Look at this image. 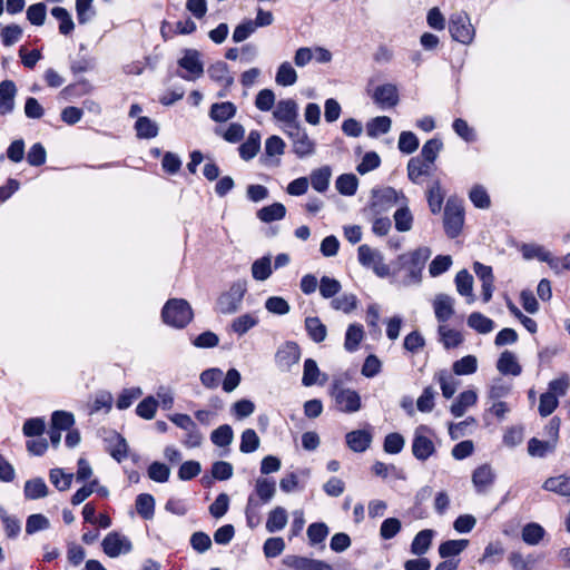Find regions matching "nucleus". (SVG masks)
I'll return each mask as SVG.
<instances>
[{
	"mask_svg": "<svg viewBox=\"0 0 570 570\" xmlns=\"http://www.w3.org/2000/svg\"><path fill=\"white\" fill-rule=\"evenodd\" d=\"M283 564L294 570H334L333 567L317 559L288 554L283 558Z\"/></svg>",
	"mask_w": 570,
	"mask_h": 570,
	"instance_id": "14",
	"label": "nucleus"
},
{
	"mask_svg": "<svg viewBox=\"0 0 570 570\" xmlns=\"http://www.w3.org/2000/svg\"><path fill=\"white\" fill-rule=\"evenodd\" d=\"M23 492L27 499L37 500L48 494V487L41 478H36L26 482Z\"/></svg>",
	"mask_w": 570,
	"mask_h": 570,
	"instance_id": "45",
	"label": "nucleus"
},
{
	"mask_svg": "<svg viewBox=\"0 0 570 570\" xmlns=\"http://www.w3.org/2000/svg\"><path fill=\"white\" fill-rule=\"evenodd\" d=\"M454 282L458 293L466 298V303H474L473 276L466 269H462L456 274Z\"/></svg>",
	"mask_w": 570,
	"mask_h": 570,
	"instance_id": "25",
	"label": "nucleus"
},
{
	"mask_svg": "<svg viewBox=\"0 0 570 570\" xmlns=\"http://www.w3.org/2000/svg\"><path fill=\"white\" fill-rule=\"evenodd\" d=\"M136 509L138 514L144 519H151L155 510V500L153 495L147 493L139 494L136 499Z\"/></svg>",
	"mask_w": 570,
	"mask_h": 570,
	"instance_id": "58",
	"label": "nucleus"
},
{
	"mask_svg": "<svg viewBox=\"0 0 570 570\" xmlns=\"http://www.w3.org/2000/svg\"><path fill=\"white\" fill-rule=\"evenodd\" d=\"M435 532L431 529L420 531L411 543V552L415 556H423L431 547Z\"/></svg>",
	"mask_w": 570,
	"mask_h": 570,
	"instance_id": "32",
	"label": "nucleus"
},
{
	"mask_svg": "<svg viewBox=\"0 0 570 570\" xmlns=\"http://www.w3.org/2000/svg\"><path fill=\"white\" fill-rule=\"evenodd\" d=\"M556 449L557 445L553 444V441L532 438L528 442V453L533 458H544L548 454L553 453Z\"/></svg>",
	"mask_w": 570,
	"mask_h": 570,
	"instance_id": "33",
	"label": "nucleus"
},
{
	"mask_svg": "<svg viewBox=\"0 0 570 570\" xmlns=\"http://www.w3.org/2000/svg\"><path fill=\"white\" fill-rule=\"evenodd\" d=\"M442 146L443 145H442L441 140H439L436 138L429 139L423 145L419 157H421L422 160L433 164L435 161V159L438 158V155H439L440 150L442 149Z\"/></svg>",
	"mask_w": 570,
	"mask_h": 570,
	"instance_id": "62",
	"label": "nucleus"
},
{
	"mask_svg": "<svg viewBox=\"0 0 570 570\" xmlns=\"http://www.w3.org/2000/svg\"><path fill=\"white\" fill-rule=\"evenodd\" d=\"M430 163L422 160L421 157H413L407 163V177L414 183L419 184L422 176L430 175L431 171Z\"/></svg>",
	"mask_w": 570,
	"mask_h": 570,
	"instance_id": "29",
	"label": "nucleus"
},
{
	"mask_svg": "<svg viewBox=\"0 0 570 570\" xmlns=\"http://www.w3.org/2000/svg\"><path fill=\"white\" fill-rule=\"evenodd\" d=\"M138 138L150 139L158 135V125L148 117H138L135 124Z\"/></svg>",
	"mask_w": 570,
	"mask_h": 570,
	"instance_id": "42",
	"label": "nucleus"
},
{
	"mask_svg": "<svg viewBox=\"0 0 570 570\" xmlns=\"http://www.w3.org/2000/svg\"><path fill=\"white\" fill-rule=\"evenodd\" d=\"M464 224V208L455 199H449L444 208V229L450 238L460 235Z\"/></svg>",
	"mask_w": 570,
	"mask_h": 570,
	"instance_id": "7",
	"label": "nucleus"
},
{
	"mask_svg": "<svg viewBox=\"0 0 570 570\" xmlns=\"http://www.w3.org/2000/svg\"><path fill=\"white\" fill-rule=\"evenodd\" d=\"M331 395L338 410L344 413H355L362 406L360 394L352 389L342 387L338 383L333 384Z\"/></svg>",
	"mask_w": 570,
	"mask_h": 570,
	"instance_id": "10",
	"label": "nucleus"
},
{
	"mask_svg": "<svg viewBox=\"0 0 570 570\" xmlns=\"http://www.w3.org/2000/svg\"><path fill=\"white\" fill-rule=\"evenodd\" d=\"M246 291V282L237 281L233 283L228 291L218 297L216 303L217 311L225 315L236 313L242 306Z\"/></svg>",
	"mask_w": 570,
	"mask_h": 570,
	"instance_id": "3",
	"label": "nucleus"
},
{
	"mask_svg": "<svg viewBox=\"0 0 570 570\" xmlns=\"http://www.w3.org/2000/svg\"><path fill=\"white\" fill-rule=\"evenodd\" d=\"M404 202H407V197L402 191L393 187H383L373 190L370 208L374 214H381Z\"/></svg>",
	"mask_w": 570,
	"mask_h": 570,
	"instance_id": "2",
	"label": "nucleus"
},
{
	"mask_svg": "<svg viewBox=\"0 0 570 570\" xmlns=\"http://www.w3.org/2000/svg\"><path fill=\"white\" fill-rule=\"evenodd\" d=\"M92 2L94 0H76L77 19L80 24H86L95 18Z\"/></svg>",
	"mask_w": 570,
	"mask_h": 570,
	"instance_id": "59",
	"label": "nucleus"
},
{
	"mask_svg": "<svg viewBox=\"0 0 570 570\" xmlns=\"http://www.w3.org/2000/svg\"><path fill=\"white\" fill-rule=\"evenodd\" d=\"M276 483L273 479L258 478L255 481V499L262 504H266L275 497Z\"/></svg>",
	"mask_w": 570,
	"mask_h": 570,
	"instance_id": "19",
	"label": "nucleus"
},
{
	"mask_svg": "<svg viewBox=\"0 0 570 570\" xmlns=\"http://www.w3.org/2000/svg\"><path fill=\"white\" fill-rule=\"evenodd\" d=\"M284 134L292 142L293 153L301 159L309 157L315 154L316 144L309 138L305 128L301 124L289 127Z\"/></svg>",
	"mask_w": 570,
	"mask_h": 570,
	"instance_id": "4",
	"label": "nucleus"
},
{
	"mask_svg": "<svg viewBox=\"0 0 570 570\" xmlns=\"http://www.w3.org/2000/svg\"><path fill=\"white\" fill-rule=\"evenodd\" d=\"M346 444L354 452L366 451L372 442V434L365 430H355L346 434Z\"/></svg>",
	"mask_w": 570,
	"mask_h": 570,
	"instance_id": "23",
	"label": "nucleus"
},
{
	"mask_svg": "<svg viewBox=\"0 0 570 570\" xmlns=\"http://www.w3.org/2000/svg\"><path fill=\"white\" fill-rule=\"evenodd\" d=\"M75 424L72 413L66 411H55L51 416V428L68 431Z\"/></svg>",
	"mask_w": 570,
	"mask_h": 570,
	"instance_id": "63",
	"label": "nucleus"
},
{
	"mask_svg": "<svg viewBox=\"0 0 570 570\" xmlns=\"http://www.w3.org/2000/svg\"><path fill=\"white\" fill-rule=\"evenodd\" d=\"M286 215V207L282 203H274L257 210L256 216L263 223L281 220Z\"/></svg>",
	"mask_w": 570,
	"mask_h": 570,
	"instance_id": "30",
	"label": "nucleus"
},
{
	"mask_svg": "<svg viewBox=\"0 0 570 570\" xmlns=\"http://www.w3.org/2000/svg\"><path fill=\"white\" fill-rule=\"evenodd\" d=\"M372 97L375 104L383 109L395 107L399 102L397 88L392 83L377 86Z\"/></svg>",
	"mask_w": 570,
	"mask_h": 570,
	"instance_id": "16",
	"label": "nucleus"
},
{
	"mask_svg": "<svg viewBox=\"0 0 570 570\" xmlns=\"http://www.w3.org/2000/svg\"><path fill=\"white\" fill-rule=\"evenodd\" d=\"M523 256L528 259L537 257L542 262L549 263L552 268H559V259L553 258L551 254L541 246L524 245L522 247Z\"/></svg>",
	"mask_w": 570,
	"mask_h": 570,
	"instance_id": "36",
	"label": "nucleus"
},
{
	"mask_svg": "<svg viewBox=\"0 0 570 570\" xmlns=\"http://www.w3.org/2000/svg\"><path fill=\"white\" fill-rule=\"evenodd\" d=\"M321 371L316 364V362L312 358H307L304 362L303 377L302 383L304 386H312L318 383V377L321 376Z\"/></svg>",
	"mask_w": 570,
	"mask_h": 570,
	"instance_id": "60",
	"label": "nucleus"
},
{
	"mask_svg": "<svg viewBox=\"0 0 570 570\" xmlns=\"http://www.w3.org/2000/svg\"><path fill=\"white\" fill-rule=\"evenodd\" d=\"M540 557L528 554L523 557L520 552H511L509 562L514 570H532Z\"/></svg>",
	"mask_w": 570,
	"mask_h": 570,
	"instance_id": "51",
	"label": "nucleus"
},
{
	"mask_svg": "<svg viewBox=\"0 0 570 570\" xmlns=\"http://www.w3.org/2000/svg\"><path fill=\"white\" fill-rule=\"evenodd\" d=\"M157 406L158 401L154 396H147L137 405L136 413L141 419L151 420L156 414Z\"/></svg>",
	"mask_w": 570,
	"mask_h": 570,
	"instance_id": "64",
	"label": "nucleus"
},
{
	"mask_svg": "<svg viewBox=\"0 0 570 570\" xmlns=\"http://www.w3.org/2000/svg\"><path fill=\"white\" fill-rule=\"evenodd\" d=\"M106 442L108 452L116 461L121 462L127 458L128 443L119 433L111 432L106 438Z\"/></svg>",
	"mask_w": 570,
	"mask_h": 570,
	"instance_id": "21",
	"label": "nucleus"
},
{
	"mask_svg": "<svg viewBox=\"0 0 570 570\" xmlns=\"http://www.w3.org/2000/svg\"><path fill=\"white\" fill-rule=\"evenodd\" d=\"M236 106L230 101L216 102L210 106L209 117L216 122H225L235 117Z\"/></svg>",
	"mask_w": 570,
	"mask_h": 570,
	"instance_id": "27",
	"label": "nucleus"
},
{
	"mask_svg": "<svg viewBox=\"0 0 570 570\" xmlns=\"http://www.w3.org/2000/svg\"><path fill=\"white\" fill-rule=\"evenodd\" d=\"M542 488L561 497H570V474L550 476L543 482Z\"/></svg>",
	"mask_w": 570,
	"mask_h": 570,
	"instance_id": "26",
	"label": "nucleus"
},
{
	"mask_svg": "<svg viewBox=\"0 0 570 570\" xmlns=\"http://www.w3.org/2000/svg\"><path fill=\"white\" fill-rule=\"evenodd\" d=\"M546 534L544 529L539 523H528L522 529V540L529 546H537Z\"/></svg>",
	"mask_w": 570,
	"mask_h": 570,
	"instance_id": "53",
	"label": "nucleus"
},
{
	"mask_svg": "<svg viewBox=\"0 0 570 570\" xmlns=\"http://www.w3.org/2000/svg\"><path fill=\"white\" fill-rule=\"evenodd\" d=\"M161 317L168 326L184 328L193 320V309L186 299L171 298L164 305Z\"/></svg>",
	"mask_w": 570,
	"mask_h": 570,
	"instance_id": "1",
	"label": "nucleus"
},
{
	"mask_svg": "<svg viewBox=\"0 0 570 570\" xmlns=\"http://www.w3.org/2000/svg\"><path fill=\"white\" fill-rule=\"evenodd\" d=\"M438 333L440 342L445 348H454L463 342L462 334L456 330L450 328L446 324H440Z\"/></svg>",
	"mask_w": 570,
	"mask_h": 570,
	"instance_id": "39",
	"label": "nucleus"
},
{
	"mask_svg": "<svg viewBox=\"0 0 570 570\" xmlns=\"http://www.w3.org/2000/svg\"><path fill=\"white\" fill-rule=\"evenodd\" d=\"M17 87L12 80L0 82V115L11 114L14 109Z\"/></svg>",
	"mask_w": 570,
	"mask_h": 570,
	"instance_id": "18",
	"label": "nucleus"
},
{
	"mask_svg": "<svg viewBox=\"0 0 570 570\" xmlns=\"http://www.w3.org/2000/svg\"><path fill=\"white\" fill-rule=\"evenodd\" d=\"M511 392V384L501 377L494 379L488 389V399L490 401H502Z\"/></svg>",
	"mask_w": 570,
	"mask_h": 570,
	"instance_id": "48",
	"label": "nucleus"
},
{
	"mask_svg": "<svg viewBox=\"0 0 570 570\" xmlns=\"http://www.w3.org/2000/svg\"><path fill=\"white\" fill-rule=\"evenodd\" d=\"M432 305L440 324H445L454 315V298L448 294H436Z\"/></svg>",
	"mask_w": 570,
	"mask_h": 570,
	"instance_id": "15",
	"label": "nucleus"
},
{
	"mask_svg": "<svg viewBox=\"0 0 570 570\" xmlns=\"http://www.w3.org/2000/svg\"><path fill=\"white\" fill-rule=\"evenodd\" d=\"M469 544L465 539L448 540L440 544L439 554L441 558H450L460 554Z\"/></svg>",
	"mask_w": 570,
	"mask_h": 570,
	"instance_id": "52",
	"label": "nucleus"
},
{
	"mask_svg": "<svg viewBox=\"0 0 570 570\" xmlns=\"http://www.w3.org/2000/svg\"><path fill=\"white\" fill-rule=\"evenodd\" d=\"M261 444V440L253 429H246L243 431L240 436L239 451L242 453H253L255 452Z\"/></svg>",
	"mask_w": 570,
	"mask_h": 570,
	"instance_id": "56",
	"label": "nucleus"
},
{
	"mask_svg": "<svg viewBox=\"0 0 570 570\" xmlns=\"http://www.w3.org/2000/svg\"><path fill=\"white\" fill-rule=\"evenodd\" d=\"M444 191L439 180L434 181L428 190V203L433 214H439L442 209Z\"/></svg>",
	"mask_w": 570,
	"mask_h": 570,
	"instance_id": "50",
	"label": "nucleus"
},
{
	"mask_svg": "<svg viewBox=\"0 0 570 570\" xmlns=\"http://www.w3.org/2000/svg\"><path fill=\"white\" fill-rule=\"evenodd\" d=\"M364 337V330L361 324H351L345 334L344 347L347 352H355Z\"/></svg>",
	"mask_w": 570,
	"mask_h": 570,
	"instance_id": "46",
	"label": "nucleus"
},
{
	"mask_svg": "<svg viewBox=\"0 0 570 570\" xmlns=\"http://www.w3.org/2000/svg\"><path fill=\"white\" fill-rule=\"evenodd\" d=\"M261 134L257 130H252L247 139L239 146V156L243 160L253 159L261 149Z\"/></svg>",
	"mask_w": 570,
	"mask_h": 570,
	"instance_id": "28",
	"label": "nucleus"
},
{
	"mask_svg": "<svg viewBox=\"0 0 570 570\" xmlns=\"http://www.w3.org/2000/svg\"><path fill=\"white\" fill-rule=\"evenodd\" d=\"M273 117L278 122H282V130L285 131L289 127L299 124L298 121V105L294 99H282L275 105Z\"/></svg>",
	"mask_w": 570,
	"mask_h": 570,
	"instance_id": "11",
	"label": "nucleus"
},
{
	"mask_svg": "<svg viewBox=\"0 0 570 570\" xmlns=\"http://www.w3.org/2000/svg\"><path fill=\"white\" fill-rule=\"evenodd\" d=\"M177 63L184 70V72H178V76L184 80L195 81L204 73L202 55L196 49H185Z\"/></svg>",
	"mask_w": 570,
	"mask_h": 570,
	"instance_id": "6",
	"label": "nucleus"
},
{
	"mask_svg": "<svg viewBox=\"0 0 570 570\" xmlns=\"http://www.w3.org/2000/svg\"><path fill=\"white\" fill-rule=\"evenodd\" d=\"M468 326L480 334H488L493 331L494 322L480 312H473L468 317Z\"/></svg>",
	"mask_w": 570,
	"mask_h": 570,
	"instance_id": "41",
	"label": "nucleus"
},
{
	"mask_svg": "<svg viewBox=\"0 0 570 570\" xmlns=\"http://www.w3.org/2000/svg\"><path fill=\"white\" fill-rule=\"evenodd\" d=\"M497 370L502 375H512V376H518L522 372V367L518 363L515 355L508 350L502 352L500 357L498 358Z\"/></svg>",
	"mask_w": 570,
	"mask_h": 570,
	"instance_id": "22",
	"label": "nucleus"
},
{
	"mask_svg": "<svg viewBox=\"0 0 570 570\" xmlns=\"http://www.w3.org/2000/svg\"><path fill=\"white\" fill-rule=\"evenodd\" d=\"M433 432L428 425H419L413 433L412 454L419 461H426L435 453Z\"/></svg>",
	"mask_w": 570,
	"mask_h": 570,
	"instance_id": "5",
	"label": "nucleus"
},
{
	"mask_svg": "<svg viewBox=\"0 0 570 570\" xmlns=\"http://www.w3.org/2000/svg\"><path fill=\"white\" fill-rule=\"evenodd\" d=\"M207 72L212 80L224 88H229L234 83V76L230 73L227 63L224 61L213 63L208 67Z\"/></svg>",
	"mask_w": 570,
	"mask_h": 570,
	"instance_id": "20",
	"label": "nucleus"
},
{
	"mask_svg": "<svg viewBox=\"0 0 570 570\" xmlns=\"http://www.w3.org/2000/svg\"><path fill=\"white\" fill-rule=\"evenodd\" d=\"M258 324V317L254 313L243 314L235 320H233L230 324V328L238 336L245 335L249 330L255 327Z\"/></svg>",
	"mask_w": 570,
	"mask_h": 570,
	"instance_id": "37",
	"label": "nucleus"
},
{
	"mask_svg": "<svg viewBox=\"0 0 570 570\" xmlns=\"http://www.w3.org/2000/svg\"><path fill=\"white\" fill-rule=\"evenodd\" d=\"M452 370L456 375H470L478 370V360L474 355H466L453 363Z\"/></svg>",
	"mask_w": 570,
	"mask_h": 570,
	"instance_id": "54",
	"label": "nucleus"
},
{
	"mask_svg": "<svg viewBox=\"0 0 570 570\" xmlns=\"http://www.w3.org/2000/svg\"><path fill=\"white\" fill-rule=\"evenodd\" d=\"M495 474L489 464L476 468L472 473V483L478 493H484L493 484Z\"/></svg>",
	"mask_w": 570,
	"mask_h": 570,
	"instance_id": "17",
	"label": "nucleus"
},
{
	"mask_svg": "<svg viewBox=\"0 0 570 570\" xmlns=\"http://www.w3.org/2000/svg\"><path fill=\"white\" fill-rule=\"evenodd\" d=\"M357 258L362 266L372 268L380 277H385L390 274V267L384 263L382 253L366 244L357 248Z\"/></svg>",
	"mask_w": 570,
	"mask_h": 570,
	"instance_id": "8",
	"label": "nucleus"
},
{
	"mask_svg": "<svg viewBox=\"0 0 570 570\" xmlns=\"http://www.w3.org/2000/svg\"><path fill=\"white\" fill-rule=\"evenodd\" d=\"M51 14L53 18H56L59 23V31L60 33L67 36L72 32L75 28V23L71 19L70 13L62 7H55L51 10Z\"/></svg>",
	"mask_w": 570,
	"mask_h": 570,
	"instance_id": "55",
	"label": "nucleus"
},
{
	"mask_svg": "<svg viewBox=\"0 0 570 570\" xmlns=\"http://www.w3.org/2000/svg\"><path fill=\"white\" fill-rule=\"evenodd\" d=\"M104 552L110 558L127 554L132 550V543L128 537L119 532L108 533L101 542Z\"/></svg>",
	"mask_w": 570,
	"mask_h": 570,
	"instance_id": "13",
	"label": "nucleus"
},
{
	"mask_svg": "<svg viewBox=\"0 0 570 570\" xmlns=\"http://www.w3.org/2000/svg\"><path fill=\"white\" fill-rule=\"evenodd\" d=\"M331 176L332 170L330 166L314 169L309 176L312 187L318 193L326 191L330 186Z\"/></svg>",
	"mask_w": 570,
	"mask_h": 570,
	"instance_id": "34",
	"label": "nucleus"
},
{
	"mask_svg": "<svg viewBox=\"0 0 570 570\" xmlns=\"http://www.w3.org/2000/svg\"><path fill=\"white\" fill-rule=\"evenodd\" d=\"M392 120L387 116H379L371 119L366 124V132L370 137H377L379 135L386 134L390 131Z\"/></svg>",
	"mask_w": 570,
	"mask_h": 570,
	"instance_id": "49",
	"label": "nucleus"
},
{
	"mask_svg": "<svg viewBox=\"0 0 570 570\" xmlns=\"http://www.w3.org/2000/svg\"><path fill=\"white\" fill-rule=\"evenodd\" d=\"M297 81V72L291 62H282L276 71L275 82L282 87L293 86Z\"/></svg>",
	"mask_w": 570,
	"mask_h": 570,
	"instance_id": "38",
	"label": "nucleus"
},
{
	"mask_svg": "<svg viewBox=\"0 0 570 570\" xmlns=\"http://www.w3.org/2000/svg\"><path fill=\"white\" fill-rule=\"evenodd\" d=\"M409 200L401 204L394 213V222L396 230L404 233L409 232L413 225V215L409 208Z\"/></svg>",
	"mask_w": 570,
	"mask_h": 570,
	"instance_id": "35",
	"label": "nucleus"
},
{
	"mask_svg": "<svg viewBox=\"0 0 570 570\" xmlns=\"http://www.w3.org/2000/svg\"><path fill=\"white\" fill-rule=\"evenodd\" d=\"M301 360V348L295 342L282 344L275 354V363L283 372H289Z\"/></svg>",
	"mask_w": 570,
	"mask_h": 570,
	"instance_id": "12",
	"label": "nucleus"
},
{
	"mask_svg": "<svg viewBox=\"0 0 570 570\" xmlns=\"http://www.w3.org/2000/svg\"><path fill=\"white\" fill-rule=\"evenodd\" d=\"M449 31L453 40L463 45L471 43L475 33L470 18L464 12H458L451 16Z\"/></svg>",
	"mask_w": 570,
	"mask_h": 570,
	"instance_id": "9",
	"label": "nucleus"
},
{
	"mask_svg": "<svg viewBox=\"0 0 570 570\" xmlns=\"http://www.w3.org/2000/svg\"><path fill=\"white\" fill-rule=\"evenodd\" d=\"M49 519L41 513H36L27 518L26 532L28 534H35L36 532L49 529Z\"/></svg>",
	"mask_w": 570,
	"mask_h": 570,
	"instance_id": "61",
	"label": "nucleus"
},
{
	"mask_svg": "<svg viewBox=\"0 0 570 570\" xmlns=\"http://www.w3.org/2000/svg\"><path fill=\"white\" fill-rule=\"evenodd\" d=\"M272 259L269 256L261 257L252 264V276L256 281H266L272 275Z\"/></svg>",
	"mask_w": 570,
	"mask_h": 570,
	"instance_id": "47",
	"label": "nucleus"
},
{
	"mask_svg": "<svg viewBox=\"0 0 570 570\" xmlns=\"http://www.w3.org/2000/svg\"><path fill=\"white\" fill-rule=\"evenodd\" d=\"M305 328L312 341L321 343L326 338L327 330L326 326L321 322L318 317H306Z\"/></svg>",
	"mask_w": 570,
	"mask_h": 570,
	"instance_id": "43",
	"label": "nucleus"
},
{
	"mask_svg": "<svg viewBox=\"0 0 570 570\" xmlns=\"http://www.w3.org/2000/svg\"><path fill=\"white\" fill-rule=\"evenodd\" d=\"M287 512L283 507H276L268 513L266 521V530L269 533H275L283 530L287 524Z\"/></svg>",
	"mask_w": 570,
	"mask_h": 570,
	"instance_id": "31",
	"label": "nucleus"
},
{
	"mask_svg": "<svg viewBox=\"0 0 570 570\" xmlns=\"http://www.w3.org/2000/svg\"><path fill=\"white\" fill-rule=\"evenodd\" d=\"M478 401V394L473 390H466L459 394L456 400L452 403L450 411L455 417L464 415L466 410L473 406Z\"/></svg>",
	"mask_w": 570,
	"mask_h": 570,
	"instance_id": "24",
	"label": "nucleus"
},
{
	"mask_svg": "<svg viewBox=\"0 0 570 570\" xmlns=\"http://www.w3.org/2000/svg\"><path fill=\"white\" fill-rule=\"evenodd\" d=\"M234 432L230 425L223 424L212 432L210 440L217 446H227L233 442Z\"/></svg>",
	"mask_w": 570,
	"mask_h": 570,
	"instance_id": "57",
	"label": "nucleus"
},
{
	"mask_svg": "<svg viewBox=\"0 0 570 570\" xmlns=\"http://www.w3.org/2000/svg\"><path fill=\"white\" fill-rule=\"evenodd\" d=\"M358 186V179L353 174H343L337 177L335 187L341 195L354 196Z\"/></svg>",
	"mask_w": 570,
	"mask_h": 570,
	"instance_id": "44",
	"label": "nucleus"
},
{
	"mask_svg": "<svg viewBox=\"0 0 570 570\" xmlns=\"http://www.w3.org/2000/svg\"><path fill=\"white\" fill-rule=\"evenodd\" d=\"M308 543L313 547L321 544V549H324V541L330 533L328 527L324 522L311 523L307 528Z\"/></svg>",
	"mask_w": 570,
	"mask_h": 570,
	"instance_id": "40",
	"label": "nucleus"
}]
</instances>
